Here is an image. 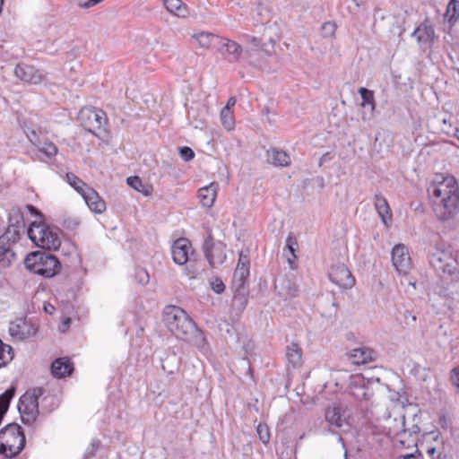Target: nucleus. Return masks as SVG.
Segmentation results:
<instances>
[{
    "instance_id": "42",
    "label": "nucleus",
    "mask_w": 459,
    "mask_h": 459,
    "mask_svg": "<svg viewBox=\"0 0 459 459\" xmlns=\"http://www.w3.org/2000/svg\"><path fill=\"white\" fill-rule=\"evenodd\" d=\"M236 102H237L236 98L235 97H230L228 100L227 104H226V106L223 108H228V110H233V108L236 105Z\"/></svg>"
},
{
    "instance_id": "21",
    "label": "nucleus",
    "mask_w": 459,
    "mask_h": 459,
    "mask_svg": "<svg viewBox=\"0 0 459 459\" xmlns=\"http://www.w3.org/2000/svg\"><path fill=\"white\" fill-rule=\"evenodd\" d=\"M205 255L212 266L221 264L226 259L225 247L222 244H214L206 250Z\"/></svg>"
},
{
    "instance_id": "13",
    "label": "nucleus",
    "mask_w": 459,
    "mask_h": 459,
    "mask_svg": "<svg viewBox=\"0 0 459 459\" xmlns=\"http://www.w3.org/2000/svg\"><path fill=\"white\" fill-rule=\"evenodd\" d=\"M249 277V259L240 255L237 267L233 274V284L237 288H242Z\"/></svg>"
},
{
    "instance_id": "23",
    "label": "nucleus",
    "mask_w": 459,
    "mask_h": 459,
    "mask_svg": "<svg viewBox=\"0 0 459 459\" xmlns=\"http://www.w3.org/2000/svg\"><path fill=\"white\" fill-rule=\"evenodd\" d=\"M286 357L292 368H299L302 367V349L298 343L292 342L287 347Z\"/></svg>"
},
{
    "instance_id": "53",
    "label": "nucleus",
    "mask_w": 459,
    "mask_h": 459,
    "mask_svg": "<svg viewBox=\"0 0 459 459\" xmlns=\"http://www.w3.org/2000/svg\"><path fill=\"white\" fill-rule=\"evenodd\" d=\"M442 420H444V422H445L446 421L445 418H440L439 419V421H442Z\"/></svg>"
},
{
    "instance_id": "18",
    "label": "nucleus",
    "mask_w": 459,
    "mask_h": 459,
    "mask_svg": "<svg viewBox=\"0 0 459 459\" xmlns=\"http://www.w3.org/2000/svg\"><path fill=\"white\" fill-rule=\"evenodd\" d=\"M74 371V364L70 359L59 358L53 361L51 372L55 377L63 378L70 376Z\"/></svg>"
},
{
    "instance_id": "37",
    "label": "nucleus",
    "mask_w": 459,
    "mask_h": 459,
    "mask_svg": "<svg viewBox=\"0 0 459 459\" xmlns=\"http://www.w3.org/2000/svg\"><path fill=\"white\" fill-rule=\"evenodd\" d=\"M210 285L212 290L217 294H221L225 290L223 281L218 277L212 278L210 281Z\"/></svg>"
},
{
    "instance_id": "49",
    "label": "nucleus",
    "mask_w": 459,
    "mask_h": 459,
    "mask_svg": "<svg viewBox=\"0 0 459 459\" xmlns=\"http://www.w3.org/2000/svg\"><path fill=\"white\" fill-rule=\"evenodd\" d=\"M22 79L28 82H30L31 81V79L28 78L25 74H24V77H22Z\"/></svg>"
},
{
    "instance_id": "11",
    "label": "nucleus",
    "mask_w": 459,
    "mask_h": 459,
    "mask_svg": "<svg viewBox=\"0 0 459 459\" xmlns=\"http://www.w3.org/2000/svg\"><path fill=\"white\" fill-rule=\"evenodd\" d=\"M192 251V245L187 238H180L173 243L172 257L178 264H185L189 261V254Z\"/></svg>"
},
{
    "instance_id": "9",
    "label": "nucleus",
    "mask_w": 459,
    "mask_h": 459,
    "mask_svg": "<svg viewBox=\"0 0 459 459\" xmlns=\"http://www.w3.org/2000/svg\"><path fill=\"white\" fill-rule=\"evenodd\" d=\"M392 263L396 271L406 275L411 268V259L408 248L403 244H397L392 250Z\"/></svg>"
},
{
    "instance_id": "2",
    "label": "nucleus",
    "mask_w": 459,
    "mask_h": 459,
    "mask_svg": "<svg viewBox=\"0 0 459 459\" xmlns=\"http://www.w3.org/2000/svg\"><path fill=\"white\" fill-rule=\"evenodd\" d=\"M163 321L176 338L189 342L198 349L205 347L206 339L204 332L181 307L167 306L163 310Z\"/></svg>"
},
{
    "instance_id": "10",
    "label": "nucleus",
    "mask_w": 459,
    "mask_h": 459,
    "mask_svg": "<svg viewBox=\"0 0 459 459\" xmlns=\"http://www.w3.org/2000/svg\"><path fill=\"white\" fill-rule=\"evenodd\" d=\"M330 280L342 289H351L355 285V278L349 268L339 264L333 265L329 273Z\"/></svg>"
},
{
    "instance_id": "14",
    "label": "nucleus",
    "mask_w": 459,
    "mask_h": 459,
    "mask_svg": "<svg viewBox=\"0 0 459 459\" xmlns=\"http://www.w3.org/2000/svg\"><path fill=\"white\" fill-rule=\"evenodd\" d=\"M219 184L212 182L208 186L201 187L198 190L197 197L203 207L211 208L217 198Z\"/></svg>"
},
{
    "instance_id": "25",
    "label": "nucleus",
    "mask_w": 459,
    "mask_h": 459,
    "mask_svg": "<svg viewBox=\"0 0 459 459\" xmlns=\"http://www.w3.org/2000/svg\"><path fill=\"white\" fill-rule=\"evenodd\" d=\"M126 182L133 189L138 191L145 196H150L152 195V185L143 183V180L137 176L127 178Z\"/></svg>"
},
{
    "instance_id": "33",
    "label": "nucleus",
    "mask_w": 459,
    "mask_h": 459,
    "mask_svg": "<svg viewBox=\"0 0 459 459\" xmlns=\"http://www.w3.org/2000/svg\"><path fill=\"white\" fill-rule=\"evenodd\" d=\"M37 150L47 156L48 158L55 157L58 149L53 142L47 141L43 144L38 143L36 144Z\"/></svg>"
},
{
    "instance_id": "46",
    "label": "nucleus",
    "mask_w": 459,
    "mask_h": 459,
    "mask_svg": "<svg viewBox=\"0 0 459 459\" xmlns=\"http://www.w3.org/2000/svg\"><path fill=\"white\" fill-rule=\"evenodd\" d=\"M23 72V68L21 65H17L15 68V74L17 76H21V73Z\"/></svg>"
},
{
    "instance_id": "7",
    "label": "nucleus",
    "mask_w": 459,
    "mask_h": 459,
    "mask_svg": "<svg viewBox=\"0 0 459 459\" xmlns=\"http://www.w3.org/2000/svg\"><path fill=\"white\" fill-rule=\"evenodd\" d=\"M43 394L41 388L30 389L23 394L18 403V410L24 424H33L39 416V398Z\"/></svg>"
},
{
    "instance_id": "35",
    "label": "nucleus",
    "mask_w": 459,
    "mask_h": 459,
    "mask_svg": "<svg viewBox=\"0 0 459 459\" xmlns=\"http://www.w3.org/2000/svg\"><path fill=\"white\" fill-rule=\"evenodd\" d=\"M256 431H257L260 440L264 444L267 445L269 443L270 437H271L268 426L265 424H258V426L256 428Z\"/></svg>"
},
{
    "instance_id": "19",
    "label": "nucleus",
    "mask_w": 459,
    "mask_h": 459,
    "mask_svg": "<svg viewBox=\"0 0 459 459\" xmlns=\"http://www.w3.org/2000/svg\"><path fill=\"white\" fill-rule=\"evenodd\" d=\"M15 254L11 248V243L5 236L0 237V268H7L14 259Z\"/></svg>"
},
{
    "instance_id": "41",
    "label": "nucleus",
    "mask_w": 459,
    "mask_h": 459,
    "mask_svg": "<svg viewBox=\"0 0 459 459\" xmlns=\"http://www.w3.org/2000/svg\"><path fill=\"white\" fill-rule=\"evenodd\" d=\"M71 323H72V320L70 317L68 316H64L62 319H61V322H60V325L58 326V330L61 332V333H65L69 330L70 326H71Z\"/></svg>"
},
{
    "instance_id": "16",
    "label": "nucleus",
    "mask_w": 459,
    "mask_h": 459,
    "mask_svg": "<svg viewBox=\"0 0 459 459\" xmlns=\"http://www.w3.org/2000/svg\"><path fill=\"white\" fill-rule=\"evenodd\" d=\"M220 36L211 32H197L191 36L190 42L195 48L209 49L212 46H217Z\"/></svg>"
},
{
    "instance_id": "50",
    "label": "nucleus",
    "mask_w": 459,
    "mask_h": 459,
    "mask_svg": "<svg viewBox=\"0 0 459 459\" xmlns=\"http://www.w3.org/2000/svg\"><path fill=\"white\" fill-rule=\"evenodd\" d=\"M288 261H289L290 264H292V260L290 258H288Z\"/></svg>"
},
{
    "instance_id": "31",
    "label": "nucleus",
    "mask_w": 459,
    "mask_h": 459,
    "mask_svg": "<svg viewBox=\"0 0 459 459\" xmlns=\"http://www.w3.org/2000/svg\"><path fill=\"white\" fill-rule=\"evenodd\" d=\"M186 274L189 279H195L204 270V264L198 261H188L186 266Z\"/></svg>"
},
{
    "instance_id": "24",
    "label": "nucleus",
    "mask_w": 459,
    "mask_h": 459,
    "mask_svg": "<svg viewBox=\"0 0 459 459\" xmlns=\"http://www.w3.org/2000/svg\"><path fill=\"white\" fill-rule=\"evenodd\" d=\"M166 10L178 18H186L189 14L188 7L181 0H164Z\"/></svg>"
},
{
    "instance_id": "1",
    "label": "nucleus",
    "mask_w": 459,
    "mask_h": 459,
    "mask_svg": "<svg viewBox=\"0 0 459 459\" xmlns=\"http://www.w3.org/2000/svg\"><path fill=\"white\" fill-rule=\"evenodd\" d=\"M427 192L437 219L448 221L459 213V185L454 176L437 174Z\"/></svg>"
},
{
    "instance_id": "15",
    "label": "nucleus",
    "mask_w": 459,
    "mask_h": 459,
    "mask_svg": "<svg viewBox=\"0 0 459 459\" xmlns=\"http://www.w3.org/2000/svg\"><path fill=\"white\" fill-rule=\"evenodd\" d=\"M218 50L223 54H228L230 61H238L242 54V47L236 41L230 40L226 38L220 37L218 41Z\"/></svg>"
},
{
    "instance_id": "32",
    "label": "nucleus",
    "mask_w": 459,
    "mask_h": 459,
    "mask_svg": "<svg viewBox=\"0 0 459 459\" xmlns=\"http://www.w3.org/2000/svg\"><path fill=\"white\" fill-rule=\"evenodd\" d=\"M221 122L222 126L228 130L231 131L235 127V117L233 110H228V108H222L221 110Z\"/></svg>"
},
{
    "instance_id": "6",
    "label": "nucleus",
    "mask_w": 459,
    "mask_h": 459,
    "mask_svg": "<svg viewBox=\"0 0 459 459\" xmlns=\"http://www.w3.org/2000/svg\"><path fill=\"white\" fill-rule=\"evenodd\" d=\"M81 126L93 135L100 137L101 132L106 131L108 124L107 114L100 108L85 106L78 113Z\"/></svg>"
},
{
    "instance_id": "51",
    "label": "nucleus",
    "mask_w": 459,
    "mask_h": 459,
    "mask_svg": "<svg viewBox=\"0 0 459 459\" xmlns=\"http://www.w3.org/2000/svg\"><path fill=\"white\" fill-rule=\"evenodd\" d=\"M439 268L442 269L443 271H446V267H444V266L440 265Z\"/></svg>"
},
{
    "instance_id": "40",
    "label": "nucleus",
    "mask_w": 459,
    "mask_h": 459,
    "mask_svg": "<svg viewBox=\"0 0 459 459\" xmlns=\"http://www.w3.org/2000/svg\"><path fill=\"white\" fill-rule=\"evenodd\" d=\"M286 246L289 249V251L291 253L293 259H296V254H295V248L294 247L297 246V240L294 237L289 236L286 240Z\"/></svg>"
},
{
    "instance_id": "20",
    "label": "nucleus",
    "mask_w": 459,
    "mask_h": 459,
    "mask_svg": "<svg viewBox=\"0 0 459 459\" xmlns=\"http://www.w3.org/2000/svg\"><path fill=\"white\" fill-rule=\"evenodd\" d=\"M349 359L354 365H364L374 360V351L365 347L353 349L349 354Z\"/></svg>"
},
{
    "instance_id": "38",
    "label": "nucleus",
    "mask_w": 459,
    "mask_h": 459,
    "mask_svg": "<svg viewBox=\"0 0 459 459\" xmlns=\"http://www.w3.org/2000/svg\"><path fill=\"white\" fill-rule=\"evenodd\" d=\"M248 42L251 44V50L258 51L264 48L265 44L263 40L256 37H248Z\"/></svg>"
},
{
    "instance_id": "45",
    "label": "nucleus",
    "mask_w": 459,
    "mask_h": 459,
    "mask_svg": "<svg viewBox=\"0 0 459 459\" xmlns=\"http://www.w3.org/2000/svg\"><path fill=\"white\" fill-rule=\"evenodd\" d=\"M30 141L36 146V144H38L39 143L36 142L37 140V133L35 132V130H32L30 132V134L28 135Z\"/></svg>"
},
{
    "instance_id": "3",
    "label": "nucleus",
    "mask_w": 459,
    "mask_h": 459,
    "mask_svg": "<svg viewBox=\"0 0 459 459\" xmlns=\"http://www.w3.org/2000/svg\"><path fill=\"white\" fill-rule=\"evenodd\" d=\"M24 265L31 273L46 278L54 277L61 270V264L55 255L40 251L30 253L24 259Z\"/></svg>"
},
{
    "instance_id": "4",
    "label": "nucleus",
    "mask_w": 459,
    "mask_h": 459,
    "mask_svg": "<svg viewBox=\"0 0 459 459\" xmlns=\"http://www.w3.org/2000/svg\"><path fill=\"white\" fill-rule=\"evenodd\" d=\"M25 436L15 423L8 424L0 431V454L6 458L16 456L23 449Z\"/></svg>"
},
{
    "instance_id": "47",
    "label": "nucleus",
    "mask_w": 459,
    "mask_h": 459,
    "mask_svg": "<svg viewBox=\"0 0 459 459\" xmlns=\"http://www.w3.org/2000/svg\"><path fill=\"white\" fill-rule=\"evenodd\" d=\"M27 208L30 212V213H38L37 209L33 205H28Z\"/></svg>"
},
{
    "instance_id": "48",
    "label": "nucleus",
    "mask_w": 459,
    "mask_h": 459,
    "mask_svg": "<svg viewBox=\"0 0 459 459\" xmlns=\"http://www.w3.org/2000/svg\"><path fill=\"white\" fill-rule=\"evenodd\" d=\"M327 26H330L331 28H333V30H334V29H335V25H334L333 23H330V22L325 23V24L324 25V28H325V27H327Z\"/></svg>"
},
{
    "instance_id": "30",
    "label": "nucleus",
    "mask_w": 459,
    "mask_h": 459,
    "mask_svg": "<svg viewBox=\"0 0 459 459\" xmlns=\"http://www.w3.org/2000/svg\"><path fill=\"white\" fill-rule=\"evenodd\" d=\"M66 180H67L68 184L73 188H74V190L77 193H79L81 195H82L83 192L86 191V188L90 187L85 182H83L81 178H79L74 173H67Z\"/></svg>"
},
{
    "instance_id": "27",
    "label": "nucleus",
    "mask_w": 459,
    "mask_h": 459,
    "mask_svg": "<svg viewBox=\"0 0 459 459\" xmlns=\"http://www.w3.org/2000/svg\"><path fill=\"white\" fill-rule=\"evenodd\" d=\"M13 348L0 339V368L8 365L13 359Z\"/></svg>"
},
{
    "instance_id": "22",
    "label": "nucleus",
    "mask_w": 459,
    "mask_h": 459,
    "mask_svg": "<svg viewBox=\"0 0 459 459\" xmlns=\"http://www.w3.org/2000/svg\"><path fill=\"white\" fill-rule=\"evenodd\" d=\"M375 207L384 224L388 226V223L392 221V212L386 199L380 195H377L375 196Z\"/></svg>"
},
{
    "instance_id": "26",
    "label": "nucleus",
    "mask_w": 459,
    "mask_h": 459,
    "mask_svg": "<svg viewBox=\"0 0 459 459\" xmlns=\"http://www.w3.org/2000/svg\"><path fill=\"white\" fill-rule=\"evenodd\" d=\"M269 157L272 163L276 166L287 167L290 164V158L289 154L281 150H272L269 152Z\"/></svg>"
},
{
    "instance_id": "39",
    "label": "nucleus",
    "mask_w": 459,
    "mask_h": 459,
    "mask_svg": "<svg viewBox=\"0 0 459 459\" xmlns=\"http://www.w3.org/2000/svg\"><path fill=\"white\" fill-rule=\"evenodd\" d=\"M180 155L186 161L191 160L195 157L193 150L187 146L180 149Z\"/></svg>"
},
{
    "instance_id": "44",
    "label": "nucleus",
    "mask_w": 459,
    "mask_h": 459,
    "mask_svg": "<svg viewBox=\"0 0 459 459\" xmlns=\"http://www.w3.org/2000/svg\"><path fill=\"white\" fill-rule=\"evenodd\" d=\"M427 454L430 456V457H434L436 455H437V457L439 456V453L437 452L436 448L435 447H431V446H429L427 448Z\"/></svg>"
},
{
    "instance_id": "29",
    "label": "nucleus",
    "mask_w": 459,
    "mask_h": 459,
    "mask_svg": "<svg viewBox=\"0 0 459 459\" xmlns=\"http://www.w3.org/2000/svg\"><path fill=\"white\" fill-rule=\"evenodd\" d=\"M325 419L332 425L339 428L342 426L343 419L339 407L328 408L325 412Z\"/></svg>"
},
{
    "instance_id": "17",
    "label": "nucleus",
    "mask_w": 459,
    "mask_h": 459,
    "mask_svg": "<svg viewBox=\"0 0 459 459\" xmlns=\"http://www.w3.org/2000/svg\"><path fill=\"white\" fill-rule=\"evenodd\" d=\"M412 36L420 44H431L434 41L435 31L432 25L425 21L414 30Z\"/></svg>"
},
{
    "instance_id": "12",
    "label": "nucleus",
    "mask_w": 459,
    "mask_h": 459,
    "mask_svg": "<svg viewBox=\"0 0 459 459\" xmlns=\"http://www.w3.org/2000/svg\"><path fill=\"white\" fill-rule=\"evenodd\" d=\"M82 197L85 201L89 209L95 213H103L106 211V203L92 187L86 188Z\"/></svg>"
},
{
    "instance_id": "5",
    "label": "nucleus",
    "mask_w": 459,
    "mask_h": 459,
    "mask_svg": "<svg viewBox=\"0 0 459 459\" xmlns=\"http://www.w3.org/2000/svg\"><path fill=\"white\" fill-rule=\"evenodd\" d=\"M28 236L38 247L47 250H57L61 246V238L57 230L45 222L33 221L28 230Z\"/></svg>"
},
{
    "instance_id": "34",
    "label": "nucleus",
    "mask_w": 459,
    "mask_h": 459,
    "mask_svg": "<svg viewBox=\"0 0 459 459\" xmlns=\"http://www.w3.org/2000/svg\"><path fill=\"white\" fill-rule=\"evenodd\" d=\"M359 93L360 94V97L362 99L361 105L364 107L366 104H368L371 106V108H375V99H374V93L372 91L368 90L366 88H359Z\"/></svg>"
},
{
    "instance_id": "28",
    "label": "nucleus",
    "mask_w": 459,
    "mask_h": 459,
    "mask_svg": "<svg viewBox=\"0 0 459 459\" xmlns=\"http://www.w3.org/2000/svg\"><path fill=\"white\" fill-rule=\"evenodd\" d=\"M445 18L453 25L459 19V0H450L447 4Z\"/></svg>"
},
{
    "instance_id": "43",
    "label": "nucleus",
    "mask_w": 459,
    "mask_h": 459,
    "mask_svg": "<svg viewBox=\"0 0 459 459\" xmlns=\"http://www.w3.org/2000/svg\"><path fill=\"white\" fill-rule=\"evenodd\" d=\"M44 311L47 313V314H53L54 311H55V307L53 305H51L50 303H45L44 304Z\"/></svg>"
},
{
    "instance_id": "8",
    "label": "nucleus",
    "mask_w": 459,
    "mask_h": 459,
    "mask_svg": "<svg viewBox=\"0 0 459 459\" xmlns=\"http://www.w3.org/2000/svg\"><path fill=\"white\" fill-rule=\"evenodd\" d=\"M39 324L27 317H19L9 325V333L14 342L30 341L39 332Z\"/></svg>"
},
{
    "instance_id": "36",
    "label": "nucleus",
    "mask_w": 459,
    "mask_h": 459,
    "mask_svg": "<svg viewBox=\"0 0 459 459\" xmlns=\"http://www.w3.org/2000/svg\"><path fill=\"white\" fill-rule=\"evenodd\" d=\"M134 277L137 282L142 285L147 284L150 280L147 270L141 267L135 269Z\"/></svg>"
},
{
    "instance_id": "52",
    "label": "nucleus",
    "mask_w": 459,
    "mask_h": 459,
    "mask_svg": "<svg viewBox=\"0 0 459 459\" xmlns=\"http://www.w3.org/2000/svg\"><path fill=\"white\" fill-rule=\"evenodd\" d=\"M411 319H412L413 321H416V316H411Z\"/></svg>"
}]
</instances>
